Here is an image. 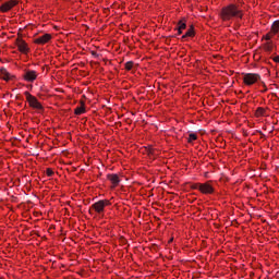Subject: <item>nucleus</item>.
I'll return each mask as SVG.
<instances>
[{
  "instance_id": "obj_1",
  "label": "nucleus",
  "mask_w": 279,
  "mask_h": 279,
  "mask_svg": "<svg viewBox=\"0 0 279 279\" xmlns=\"http://www.w3.org/2000/svg\"><path fill=\"white\" fill-rule=\"evenodd\" d=\"M243 7L236 3H230L223 7L219 14L221 21H223L225 23L233 21V19H235L236 21H241L243 19Z\"/></svg>"
},
{
  "instance_id": "obj_2",
  "label": "nucleus",
  "mask_w": 279,
  "mask_h": 279,
  "mask_svg": "<svg viewBox=\"0 0 279 279\" xmlns=\"http://www.w3.org/2000/svg\"><path fill=\"white\" fill-rule=\"evenodd\" d=\"M242 75L244 86H254L260 82V74L258 73H243Z\"/></svg>"
},
{
  "instance_id": "obj_3",
  "label": "nucleus",
  "mask_w": 279,
  "mask_h": 279,
  "mask_svg": "<svg viewBox=\"0 0 279 279\" xmlns=\"http://www.w3.org/2000/svg\"><path fill=\"white\" fill-rule=\"evenodd\" d=\"M24 95L26 97V101L29 108H33V110H44L43 104L38 101V98H36V96L32 95L29 92H25Z\"/></svg>"
},
{
  "instance_id": "obj_4",
  "label": "nucleus",
  "mask_w": 279,
  "mask_h": 279,
  "mask_svg": "<svg viewBox=\"0 0 279 279\" xmlns=\"http://www.w3.org/2000/svg\"><path fill=\"white\" fill-rule=\"evenodd\" d=\"M112 206L110 199H100L92 205V208L97 213V215H104L106 213V207Z\"/></svg>"
},
{
  "instance_id": "obj_5",
  "label": "nucleus",
  "mask_w": 279,
  "mask_h": 279,
  "mask_svg": "<svg viewBox=\"0 0 279 279\" xmlns=\"http://www.w3.org/2000/svg\"><path fill=\"white\" fill-rule=\"evenodd\" d=\"M195 189H197L203 195H213L215 193V187L210 182L197 183Z\"/></svg>"
},
{
  "instance_id": "obj_6",
  "label": "nucleus",
  "mask_w": 279,
  "mask_h": 279,
  "mask_svg": "<svg viewBox=\"0 0 279 279\" xmlns=\"http://www.w3.org/2000/svg\"><path fill=\"white\" fill-rule=\"evenodd\" d=\"M24 82H36L38 80V72L35 70H26L23 74Z\"/></svg>"
},
{
  "instance_id": "obj_7",
  "label": "nucleus",
  "mask_w": 279,
  "mask_h": 279,
  "mask_svg": "<svg viewBox=\"0 0 279 279\" xmlns=\"http://www.w3.org/2000/svg\"><path fill=\"white\" fill-rule=\"evenodd\" d=\"M53 38V35L46 33L36 39H34L35 45H47V43H50V40Z\"/></svg>"
},
{
  "instance_id": "obj_8",
  "label": "nucleus",
  "mask_w": 279,
  "mask_h": 279,
  "mask_svg": "<svg viewBox=\"0 0 279 279\" xmlns=\"http://www.w3.org/2000/svg\"><path fill=\"white\" fill-rule=\"evenodd\" d=\"M107 180L111 183V189H117L121 183V178L117 173L107 174Z\"/></svg>"
},
{
  "instance_id": "obj_9",
  "label": "nucleus",
  "mask_w": 279,
  "mask_h": 279,
  "mask_svg": "<svg viewBox=\"0 0 279 279\" xmlns=\"http://www.w3.org/2000/svg\"><path fill=\"white\" fill-rule=\"evenodd\" d=\"M16 47H17L20 53H24V54L29 53V47L27 46V43H25V40L17 39Z\"/></svg>"
},
{
  "instance_id": "obj_10",
  "label": "nucleus",
  "mask_w": 279,
  "mask_h": 279,
  "mask_svg": "<svg viewBox=\"0 0 279 279\" xmlns=\"http://www.w3.org/2000/svg\"><path fill=\"white\" fill-rule=\"evenodd\" d=\"M17 3L19 1L16 0H9L0 7V11L10 12V10H12V8H14Z\"/></svg>"
},
{
  "instance_id": "obj_11",
  "label": "nucleus",
  "mask_w": 279,
  "mask_h": 279,
  "mask_svg": "<svg viewBox=\"0 0 279 279\" xmlns=\"http://www.w3.org/2000/svg\"><path fill=\"white\" fill-rule=\"evenodd\" d=\"M0 77L1 80H4V82H10L11 80H14V75L10 74L5 68H0Z\"/></svg>"
},
{
  "instance_id": "obj_12",
  "label": "nucleus",
  "mask_w": 279,
  "mask_h": 279,
  "mask_svg": "<svg viewBox=\"0 0 279 279\" xmlns=\"http://www.w3.org/2000/svg\"><path fill=\"white\" fill-rule=\"evenodd\" d=\"M255 117L258 119L260 117H269V114L267 113V109H265L263 107H258L255 110Z\"/></svg>"
},
{
  "instance_id": "obj_13",
  "label": "nucleus",
  "mask_w": 279,
  "mask_h": 279,
  "mask_svg": "<svg viewBox=\"0 0 279 279\" xmlns=\"http://www.w3.org/2000/svg\"><path fill=\"white\" fill-rule=\"evenodd\" d=\"M195 36V27H190L189 29H187V32L184 34V35H182V40H186V38H193Z\"/></svg>"
},
{
  "instance_id": "obj_14",
  "label": "nucleus",
  "mask_w": 279,
  "mask_h": 279,
  "mask_svg": "<svg viewBox=\"0 0 279 279\" xmlns=\"http://www.w3.org/2000/svg\"><path fill=\"white\" fill-rule=\"evenodd\" d=\"M85 112H86V107H84V105L76 107L74 110V114L76 116L84 114Z\"/></svg>"
},
{
  "instance_id": "obj_15",
  "label": "nucleus",
  "mask_w": 279,
  "mask_h": 279,
  "mask_svg": "<svg viewBox=\"0 0 279 279\" xmlns=\"http://www.w3.org/2000/svg\"><path fill=\"white\" fill-rule=\"evenodd\" d=\"M177 28L182 31L186 29V19L183 17L182 20H180L178 22Z\"/></svg>"
},
{
  "instance_id": "obj_16",
  "label": "nucleus",
  "mask_w": 279,
  "mask_h": 279,
  "mask_svg": "<svg viewBox=\"0 0 279 279\" xmlns=\"http://www.w3.org/2000/svg\"><path fill=\"white\" fill-rule=\"evenodd\" d=\"M271 32H272V34H278L279 33V21H276V22L272 23Z\"/></svg>"
},
{
  "instance_id": "obj_17",
  "label": "nucleus",
  "mask_w": 279,
  "mask_h": 279,
  "mask_svg": "<svg viewBox=\"0 0 279 279\" xmlns=\"http://www.w3.org/2000/svg\"><path fill=\"white\" fill-rule=\"evenodd\" d=\"M132 69H134V61H128L125 63V70L126 71H132Z\"/></svg>"
},
{
  "instance_id": "obj_18",
  "label": "nucleus",
  "mask_w": 279,
  "mask_h": 279,
  "mask_svg": "<svg viewBox=\"0 0 279 279\" xmlns=\"http://www.w3.org/2000/svg\"><path fill=\"white\" fill-rule=\"evenodd\" d=\"M197 138V134L191 133L187 138V143H193Z\"/></svg>"
},
{
  "instance_id": "obj_19",
  "label": "nucleus",
  "mask_w": 279,
  "mask_h": 279,
  "mask_svg": "<svg viewBox=\"0 0 279 279\" xmlns=\"http://www.w3.org/2000/svg\"><path fill=\"white\" fill-rule=\"evenodd\" d=\"M265 40H270L271 38H274V33H268L264 36Z\"/></svg>"
},
{
  "instance_id": "obj_20",
  "label": "nucleus",
  "mask_w": 279,
  "mask_h": 279,
  "mask_svg": "<svg viewBox=\"0 0 279 279\" xmlns=\"http://www.w3.org/2000/svg\"><path fill=\"white\" fill-rule=\"evenodd\" d=\"M46 175H48V178H51V177L53 175V170L50 169V168H48V169L46 170Z\"/></svg>"
},
{
  "instance_id": "obj_21",
  "label": "nucleus",
  "mask_w": 279,
  "mask_h": 279,
  "mask_svg": "<svg viewBox=\"0 0 279 279\" xmlns=\"http://www.w3.org/2000/svg\"><path fill=\"white\" fill-rule=\"evenodd\" d=\"M177 31H178V36H182V29H180V28H175Z\"/></svg>"
},
{
  "instance_id": "obj_22",
  "label": "nucleus",
  "mask_w": 279,
  "mask_h": 279,
  "mask_svg": "<svg viewBox=\"0 0 279 279\" xmlns=\"http://www.w3.org/2000/svg\"><path fill=\"white\" fill-rule=\"evenodd\" d=\"M275 62H278V64H279V56H277V57H275Z\"/></svg>"
},
{
  "instance_id": "obj_23",
  "label": "nucleus",
  "mask_w": 279,
  "mask_h": 279,
  "mask_svg": "<svg viewBox=\"0 0 279 279\" xmlns=\"http://www.w3.org/2000/svg\"><path fill=\"white\" fill-rule=\"evenodd\" d=\"M148 154H149V155L154 154V149L150 148V149L148 150Z\"/></svg>"
},
{
  "instance_id": "obj_24",
  "label": "nucleus",
  "mask_w": 279,
  "mask_h": 279,
  "mask_svg": "<svg viewBox=\"0 0 279 279\" xmlns=\"http://www.w3.org/2000/svg\"><path fill=\"white\" fill-rule=\"evenodd\" d=\"M269 46H271V43H268Z\"/></svg>"
}]
</instances>
